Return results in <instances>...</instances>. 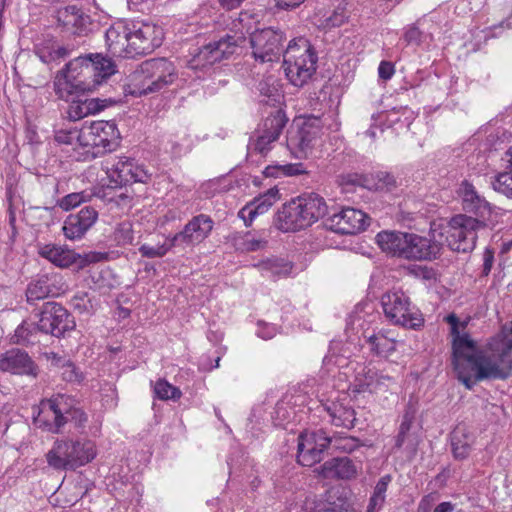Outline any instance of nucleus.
Returning <instances> with one entry per match:
<instances>
[{"mask_svg":"<svg viewBox=\"0 0 512 512\" xmlns=\"http://www.w3.org/2000/svg\"><path fill=\"white\" fill-rule=\"evenodd\" d=\"M115 72L116 66L111 59L101 54H89L71 60L57 73L54 91L58 98L71 103L67 111L70 120L78 121L122 102L120 98L82 99L88 93L94 92Z\"/></svg>","mask_w":512,"mask_h":512,"instance_id":"nucleus-1","label":"nucleus"},{"mask_svg":"<svg viewBox=\"0 0 512 512\" xmlns=\"http://www.w3.org/2000/svg\"><path fill=\"white\" fill-rule=\"evenodd\" d=\"M452 365L458 380L469 390L485 379H507L511 375L512 364L502 361L505 340L498 354L486 355L477 347L468 333L452 337Z\"/></svg>","mask_w":512,"mask_h":512,"instance_id":"nucleus-2","label":"nucleus"},{"mask_svg":"<svg viewBox=\"0 0 512 512\" xmlns=\"http://www.w3.org/2000/svg\"><path fill=\"white\" fill-rule=\"evenodd\" d=\"M328 207L324 198L315 193L303 194L284 203L274 215V226L283 232H296L323 218Z\"/></svg>","mask_w":512,"mask_h":512,"instance_id":"nucleus-3","label":"nucleus"},{"mask_svg":"<svg viewBox=\"0 0 512 512\" xmlns=\"http://www.w3.org/2000/svg\"><path fill=\"white\" fill-rule=\"evenodd\" d=\"M96 454V446L90 440H57L47 452L46 461L54 470H76L90 463Z\"/></svg>","mask_w":512,"mask_h":512,"instance_id":"nucleus-4","label":"nucleus"},{"mask_svg":"<svg viewBox=\"0 0 512 512\" xmlns=\"http://www.w3.org/2000/svg\"><path fill=\"white\" fill-rule=\"evenodd\" d=\"M317 55L306 39L298 43L290 41L285 53L283 67L289 81L297 87L304 86L316 71Z\"/></svg>","mask_w":512,"mask_h":512,"instance_id":"nucleus-5","label":"nucleus"},{"mask_svg":"<svg viewBox=\"0 0 512 512\" xmlns=\"http://www.w3.org/2000/svg\"><path fill=\"white\" fill-rule=\"evenodd\" d=\"M134 77L142 78V86L137 90L124 88L126 95L137 96L160 91L176 80L177 73L171 61L165 58H153L144 61L140 65V69L135 72Z\"/></svg>","mask_w":512,"mask_h":512,"instance_id":"nucleus-6","label":"nucleus"},{"mask_svg":"<svg viewBox=\"0 0 512 512\" xmlns=\"http://www.w3.org/2000/svg\"><path fill=\"white\" fill-rule=\"evenodd\" d=\"M482 222L471 219L467 214H457L453 216L445 231L438 229V235H441V251L446 244L452 251L471 252L477 242L478 232L483 230Z\"/></svg>","mask_w":512,"mask_h":512,"instance_id":"nucleus-7","label":"nucleus"},{"mask_svg":"<svg viewBox=\"0 0 512 512\" xmlns=\"http://www.w3.org/2000/svg\"><path fill=\"white\" fill-rule=\"evenodd\" d=\"M246 32L230 29L218 40L211 41L199 49L189 62L192 69L203 68L236 54L246 43Z\"/></svg>","mask_w":512,"mask_h":512,"instance_id":"nucleus-8","label":"nucleus"},{"mask_svg":"<svg viewBox=\"0 0 512 512\" xmlns=\"http://www.w3.org/2000/svg\"><path fill=\"white\" fill-rule=\"evenodd\" d=\"M386 318L394 325L418 330L424 326V318L419 309L411 304L410 298L402 290H391L381 297Z\"/></svg>","mask_w":512,"mask_h":512,"instance_id":"nucleus-9","label":"nucleus"},{"mask_svg":"<svg viewBox=\"0 0 512 512\" xmlns=\"http://www.w3.org/2000/svg\"><path fill=\"white\" fill-rule=\"evenodd\" d=\"M458 194L461 197L465 214L471 216L472 220L483 222L481 223L482 228L492 230L498 225L499 217L502 215L501 209L492 206L469 181L461 182Z\"/></svg>","mask_w":512,"mask_h":512,"instance_id":"nucleus-10","label":"nucleus"},{"mask_svg":"<svg viewBox=\"0 0 512 512\" xmlns=\"http://www.w3.org/2000/svg\"><path fill=\"white\" fill-rule=\"evenodd\" d=\"M34 315L40 323V329L46 335L61 338L76 328L72 314L58 302H45Z\"/></svg>","mask_w":512,"mask_h":512,"instance_id":"nucleus-11","label":"nucleus"},{"mask_svg":"<svg viewBox=\"0 0 512 512\" xmlns=\"http://www.w3.org/2000/svg\"><path fill=\"white\" fill-rule=\"evenodd\" d=\"M106 173L112 185H108L106 188L103 186L99 189L97 196L101 198H105L107 196L106 191L111 188H121L136 182L147 183L151 177V174L143 166L138 165L135 159L126 156L119 157L118 161L112 164L111 167L107 166Z\"/></svg>","mask_w":512,"mask_h":512,"instance_id":"nucleus-12","label":"nucleus"},{"mask_svg":"<svg viewBox=\"0 0 512 512\" xmlns=\"http://www.w3.org/2000/svg\"><path fill=\"white\" fill-rule=\"evenodd\" d=\"M67 400L68 396L64 394L42 400L37 415L33 417V423L47 432L61 433L64 425L68 423V416H65L69 409Z\"/></svg>","mask_w":512,"mask_h":512,"instance_id":"nucleus-13","label":"nucleus"},{"mask_svg":"<svg viewBox=\"0 0 512 512\" xmlns=\"http://www.w3.org/2000/svg\"><path fill=\"white\" fill-rule=\"evenodd\" d=\"M286 36L280 29L272 27L256 30L250 34L249 43L255 60L272 62L284 52Z\"/></svg>","mask_w":512,"mask_h":512,"instance_id":"nucleus-14","label":"nucleus"},{"mask_svg":"<svg viewBox=\"0 0 512 512\" xmlns=\"http://www.w3.org/2000/svg\"><path fill=\"white\" fill-rule=\"evenodd\" d=\"M441 235L438 229L431 225L427 236L416 233L407 234L404 259L410 261H434L442 255Z\"/></svg>","mask_w":512,"mask_h":512,"instance_id":"nucleus-15","label":"nucleus"},{"mask_svg":"<svg viewBox=\"0 0 512 512\" xmlns=\"http://www.w3.org/2000/svg\"><path fill=\"white\" fill-rule=\"evenodd\" d=\"M370 217L361 210L344 207L324 221L327 229L342 235H355L369 226Z\"/></svg>","mask_w":512,"mask_h":512,"instance_id":"nucleus-16","label":"nucleus"},{"mask_svg":"<svg viewBox=\"0 0 512 512\" xmlns=\"http://www.w3.org/2000/svg\"><path fill=\"white\" fill-rule=\"evenodd\" d=\"M130 58L146 55L162 44V29L150 23L130 24Z\"/></svg>","mask_w":512,"mask_h":512,"instance_id":"nucleus-17","label":"nucleus"},{"mask_svg":"<svg viewBox=\"0 0 512 512\" xmlns=\"http://www.w3.org/2000/svg\"><path fill=\"white\" fill-rule=\"evenodd\" d=\"M332 444V437H329L323 429L311 434V437L304 440L303 435L298 437L297 461L302 466L311 467L323 459L326 449Z\"/></svg>","mask_w":512,"mask_h":512,"instance_id":"nucleus-18","label":"nucleus"},{"mask_svg":"<svg viewBox=\"0 0 512 512\" xmlns=\"http://www.w3.org/2000/svg\"><path fill=\"white\" fill-rule=\"evenodd\" d=\"M214 222L210 216H194L182 231L171 237V246H193L205 240L213 229Z\"/></svg>","mask_w":512,"mask_h":512,"instance_id":"nucleus-19","label":"nucleus"},{"mask_svg":"<svg viewBox=\"0 0 512 512\" xmlns=\"http://www.w3.org/2000/svg\"><path fill=\"white\" fill-rule=\"evenodd\" d=\"M39 254L41 257L61 268L75 266L77 269H83L88 264L99 260L95 253L81 255L75 253L73 250L51 244L43 246L40 249Z\"/></svg>","mask_w":512,"mask_h":512,"instance_id":"nucleus-20","label":"nucleus"},{"mask_svg":"<svg viewBox=\"0 0 512 512\" xmlns=\"http://www.w3.org/2000/svg\"><path fill=\"white\" fill-rule=\"evenodd\" d=\"M0 370L33 378L39 374V367L35 361L25 350L19 348H12L0 355Z\"/></svg>","mask_w":512,"mask_h":512,"instance_id":"nucleus-21","label":"nucleus"},{"mask_svg":"<svg viewBox=\"0 0 512 512\" xmlns=\"http://www.w3.org/2000/svg\"><path fill=\"white\" fill-rule=\"evenodd\" d=\"M57 21L62 31L70 35L86 36L91 31L90 16L75 5L59 9Z\"/></svg>","mask_w":512,"mask_h":512,"instance_id":"nucleus-22","label":"nucleus"},{"mask_svg":"<svg viewBox=\"0 0 512 512\" xmlns=\"http://www.w3.org/2000/svg\"><path fill=\"white\" fill-rule=\"evenodd\" d=\"M98 219V212L91 206H85L76 213L69 214L62 230L69 240L81 239Z\"/></svg>","mask_w":512,"mask_h":512,"instance_id":"nucleus-23","label":"nucleus"},{"mask_svg":"<svg viewBox=\"0 0 512 512\" xmlns=\"http://www.w3.org/2000/svg\"><path fill=\"white\" fill-rule=\"evenodd\" d=\"M279 200V189L274 186L247 203L239 211L238 216L244 221L245 226L249 227L256 216L266 213Z\"/></svg>","mask_w":512,"mask_h":512,"instance_id":"nucleus-24","label":"nucleus"},{"mask_svg":"<svg viewBox=\"0 0 512 512\" xmlns=\"http://www.w3.org/2000/svg\"><path fill=\"white\" fill-rule=\"evenodd\" d=\"M130 24L116 22L111 25L106 33V45L113 56L130 58Z\"/></svg>","mask_w":512,"mask_h":512,"instance_id":"nucleus-25","label":"nucleus"},{"mask_svg":"<svg viewBox=\"0 0 512 512\" xmlns=\"http://www.w3.org/2000/svg\"><path fill=\"white\" fill-rule=\"evenodd\" d=\"M317 471L325 479L351 480L357 475V468L348 457L331 458L325 461Z\"/></svg>","mask_w":512,"mask_h":512,"instance_id":"nucleus-26","label":"nucleus"},{"mask_svg":"<svg viewBox=\"0 0 512 512\" xmlns=\"http://www.w3.org/2000/svg\"><path fill=\"white\" fill-rule=\"evenodd\" d=\"M475 443V436L465 425H457L450 433V445L453 458L463 461L469 457Z\"/></svg>","mask_w":512,"mask_h":512,"instance_id":"nucleus-27","label":"nucleus"},{"mask_svg":"<svg viewBox=\"0 0 512 512\" xmlns=\"http://www.w3.org/2000/svg\"><path fill=\"white\" fill-rule=\"evenodd\" d=\"M407 234L400 231H381L376 235L375 241L386 254L404 259Z\"/></svg>","mask_w":512,"mask_h":512,"instance_id":"nucleus-28","label":"nucleus"},{"mask_svg":"<svg viewBox=\"0 0 512 512\" xmlns=\"http://www.w3.org/2000/svg\"><path fill=\"white\" fill-rule=\"evenodd\" d=\"M118 134L115 136V130H112V136L106 130H97L94 133L92 144L89 145V150H85V159H95L106 153L115 151L119 145L121 136L119 130H116Z\"/></svg>","mask_w":512,"mask_h":512,"instance_id":"nucleus-29","label":"nucleus"},{"mask_svg":"<svg viewBox=\"0 0 512 512\" xmlns=\"http://www.w3.org/2000/svg\"><path fill=\"white\" fill-rule=\"evenodd\" d=\"M329 512H350L353 510L351 491L342 486H334L318 500Z\"/></svg>","mask_w":512,"mask_h":512,"instance_id":"nucleus-30","label":"nucleus"},{"mask_svg":"<svg viewBox=\"0 0 512 512\" xmlns=\"http://www.w3.org/2000/svg\"><path fill=\"white\" fill-rule=\"evenodd\" d=\"M43 334L40 329L39 321L23 320L14 331L10 342L15 345L29 347L40 342V335Z\"/></svg>","mask_w":512,"mask_h":512,"instance_id":"nucleus-31","label":"nucleus"},{"mask_svg":"<svg viewBox=\"0 0 512 512\" xmlns=\"http://www.w3.org/2000/svg\"><path fill=\"white\" fill-rule=\"evenodd\" d=\"M93 136V130H55L54 139L59 144L83 149L82 154L85 156V150H89L88 144H92Z\"/></svg>","mask_w":512,"mask_h":512,"instance_id":"nucleus-32","label":"nucleus"},{"mask_svg":"<svg viewBox=\"0 0 512 512\" xmlns=\"http://www.w3.org/2000/svg\"><path fill=\"white\" fill-rule=\"evenodd\" d=\"M331 422L337 427H344L346 429H352L356 423V412L350 406H345L342 403L333 402L326 408Z\"/></svg>","mask_w":512,"mask_h":512,"instance_id":"nucleus-33","label":"nucleus"},{"mask_svg":"<svg viewBox=\"0 0 512 512\" xmlns=\"http://www.w3.org/2000/svg\"><path fill=\"white\" fill-rule=\"evenodd\" d=\"M415 418V409L409 406L403 415L402 422L399 426V431L395 437V449H401L406 441H409V447L413 453H415L418 445L416 437H412L409 433L411 426Z\"/></svg>","mask_w":512,"mask_h":512,"instance_id":"nucleus-34","label":"nucleus"},{"mask_svg":"<svg viewBox=\"0 0 512 512\" xmlns=\"http://www.w3.org/2000/svg\"><path fill=\"white\" fill-rule=\"evenodd\" d=\"M282 130H263V134L256 138L250 137L248 143V151L256 152L262 156H266L272 149V144L276 142Z\"/></svg>","mask_w":512,"mask_h":512,"instance_id":"nucleus-35","label":"nucleus"},{"mask_svg":"<svg viewBox=\"0 0 512 512\" xmlns=\"http://www.w3.org/2000/svg\"><path fill=\"white\" fill-rule=\"evenodd\" d=\"M367 341L371 353L376 356L387 358L396 351V341L383 332L371 335Z\"/></svg>","mask_w":512,"mask_h":512,"instance_id":"nucleus-36","label":"nucleus"},{"mask_svg":"<svg viewBox=\"0 0 512 512\" xmlns=\"http://www.w3.org/2000/svg\"><path fill=\"white\" fill-rule=\"evenodd\" d=\"M308 171L306 170L303 163H287V164H274L267 166L263 174L265 177H273L277 178L280 176L285 177H291V176H298L302 174H307Z\"/></svg>","mask_w":512,"mask_h":512,"instance_id":"nucleus-37","label":"nucleus"},{"mask_svg":"<svg viewBox=\"0 0 512 512\" xmlns=\"http://www.w3.org/2000/svg\"><path fill=\"white\" fill-rule=\"evenodd\" d=\"M49 281L48 276L43 275L30 282L26 289L27 302L33 303L50 296L52 294V288Z\"/></svg>","mask_w":512,"mask_h":512,"instance_id":"nucleus-38","label":"nucleus"},{"mask_svg":"<svg viewBox=\"0 0 512 512\" xmlns=\"http://www.w3.org/2000/svg\"><path fill=\"white\" fill-rule=\"evenodd\" d=\"M287 145L291 150L306 153L312 147L313 136L310 130H287Z\"/></svg>","mask_w":512,"mask_h":512,"instance_id":"nucleus-39","label":"nucleus"},{"mask_svg":"<svg viewBox=\"0 0 512 512\" xmlns=\"http://www.w3.org/2000/svg\"><path fill=\"white\" fill-rule=\"evenodd\" d=\"M67 406L69 409L65 416H68V422L74 423L75 428L82 431L88 422L87 414L75 405V400L70 396H68Z\"/></svg>","mask_w":512,"mask_h":512,"instance_id":"nucleus-40","label":"nucleus"},{"mask_svg":"<svg viewBox=\"0 0 512 512\" xmlns=\"http://www.w3.org/2000/svg\"><path fill=\"white\" fill-rule=\"evenodd\" d=\"M154 393L160 400H178L182 392L165 379H159L154 386Z\"/></svg>","mask_w":512,"mask_h":512,"instance_id":"nucleus-41","label":"nucleus"},{"mask_svg":"<svg viewBox=\"0 0 512 512\" xmlns=\"http://www.w3.org/2000/svg\"><path fill=\"white\" fill-rule=\"evenodd\" d=\"M376 381H379L377 371L371 368H364L363 372L359 373L355 378L354 391L362 393L370 390Z\"/></svg>","mask_w":512,"mask_h":512,"instance_id":"nucleus-42","label":"nucleus"},{"mask_svg":"<svg viewBox=\"0 0 512 512\" xmlns=\"http://www.w3.org/2000/svg\"><path fill=\"white\" fill-rule=\"evenodd\" d=\"M492 187L496 192L512 198V169L498 173L492 181Z\"/></svg>","mask_w":512,"mask_h":512,"instance_id":"nucleus-43","label":"nucleus"},{"mask_svg":"<svg viewBox=\"0 0 512 512\" xmlns=\"http://www.w3.org/2000/svg\"><path fill=\"white\" fill-rule=\"evenodd\" d=\"M258 90L262 96L276 100L279 95V84L273 76H267L258 83Z\"/></svg>","mask_w":512,"mask_h":512,"instance_id":"nucleus-44","label":"nucleus"},{"mask_svg":"<svg viewBox=\"0 0 512 512\" xmlns=\"http://www.w3.org/2000/svg\"><path fill=\"white\" fill-rule=\"evenodd\" d=\"M171 246V237L169 238V244H161L157 246H150L148 244H142L139 247V252L143 257L146 258H160L167 254V252L172 248Z\"/></svg>","mask_w":512,"mask_h":512,"instance_id":"nucleus-45","label":"nucleus"},{"mask_svg":"<svg viewBox=\"0 0 512 512\" xmlns=\"http://www.w3.org/2000/svg\"><path fill=\"white\" fill-rule=\"evenodd\" d=\"M408 272L410 275L424 281L435 282L437 280V272L432 267L413 264L408 267Z\"/></svg>","mask_w":512,"mask_h":512,"instance_id":"nucleus-46","label":"nucleus"},{"mask_svg":"<svg viewBox=\"0 0 512 512\" xmlns=\"http://www.w3.org/2000/svg\"><path fill=\"white\" fill-rule=\"evenodd\" d=\"M265 269L274 276H285L290 274L292 270V264L283 259H273L268 260L265 263Z\"/></svg>","mask_w":512,"mask_h":512,"instance_id":"nucleus-47","label":"nucleus"},{"mask_svg":"<svg viewBox=\"0 0 512 512\" xmlns=\"http://www.w3.org/2000/svg\"><path fill=\"white\" fill-rule=\"evenodd\" d=\"M332 444L335 449L351 453L360 446V441L352 436H343L332 438Z\"/></svg>","mask_w":512,"mask_h":512,"instance_id":"nucleus-48","label":"nucleus"},{"mask_svg":"<svg viewBox=\"0 0 512 512\" xmlns=\"http://www.w3.org/2000/svg\"><path fill=\"white\" fill-rule=\"evenodd\" d=\"M70 304L72 308L78 311L80 314L90 313L91 310L93 309L91 299L88 298V294L86 292H80L75 294L72 297Z\"/></svg>","mask_w":512,"mask_h":512,"instance_id":"nucleus-49","label":"nucleus"},{"mask_svg":"<svg viewBox=\"0 0 512 512\" xmlns=\"http://www.w3.org/2000/svg\"><path fill=\"white\" fill-rule=\"evenodd\" d=\"M293 125L295 128H319L323 126L322 119L320 116H316L313 114H304L296 116L293 120Z\"/></svg>","mask_w":512,"mask_h":512,"instance_id":"nucleus-50","label":"nucleus"},{"mask_svg":"<svg viewBox=\"0 0 512 512\" xmlns=\"http://www.w3.org/2000/svg\"><path fill=\"white\" fill-rule=\"evenodd\" d=\"M86 201V197L84 192L70 193L60 200H58L57 204L60 208L65 211H69L79 206L81 203Z\"/></svg>","mask_w":512,"mask_h":512,"instance_id":"nucleus-51","label":"nucleus"},{"mask_svg":"<svg viewBox=\"0 0 512 512\" xmlns=\"http://www.w3.org/2000/svg\"><path fill=\"white\" fill-rule=\"evenodd\" d=\"M62 379L66 382H81L83 375L73 362L68 360L62 364Z\"/></svg>","mask_w":512,"mask_h":512,"instance_id":"nucleus-52","label":"nucleus"},{"mask_svg":"<svg viewBox=\"0 0 512 512\" xmlns=\"http://www.w3.org/2000/svg\"><path fill=\"white\" fill-rule=\"evenodd\" d=\"M288 119L283 110L276 109L264 122V128H285Z\"/></svg>","mask_w":512,"mask_h":512,"instance_id":"nucleus-53","label":"nucleus"},{"mask_svg":"<svg viewBox=\"0 0 512 512\" xmlns=\"http://www.w3.org/2000/svg\"><path fill=\"white\" fill-rule=\"evenodd\" d=\"M444 321L450 325V334L452 337L461 334L460 327L465 329L467 326V322H460L459 318L455 313L448 314Z\"/></svg>","mask_w":512,"mask_h":512,"instance_id":"nucleus-54","label":"nucleus"},{"mask_svg":"<svg viewBox=\"0 0 512 512\" xmlns=\"http://www.w3.org/2000/svg\"><path fill=\"white\" fill-rule=\"evenodd\" d=\"M37 54L39 55L42 62L49 63L51 61H55V60L67 57L69 54V51L67 48L62 46V47H58V48L52 50L51 52H49L48 55H44L41 52H37Z\"/></svg>","mask_w":512,"mask_h":512,"instance_id":"nucleus-55","label":"nucleus"},{"mask_svg":"<svg viewBox=\"0 0 512 512\" xmlns=\"http://www.w3.org/2000/svg\"><path fill=\"white\" fill-rule=\"evenodd\" d=\"M494 260V250L492 248L487 247L483 253L481 277H487L490 274Z\"/></svg>","mask_w":512,"mask_h":512,"instance_id":"nucleus-56","label":"nucleus"},{"mask_svg":"<svg viewBox=\"0 0 512 512\" xmlns=\"http://www.w3.org/2000/svg\"><path fill=\"white\" fill-rule=\"evenodd\" d=\"M395 73L394 64L390 61H381L378 67V75L382 80H390Z\"/></svg>","mask_w":512,"mask_h":512,"instance_id":"nucleus-57","label":"nucleus"},{"mask_svg":"<svg viewBox=\"0 0 512 512\" xmlns=\"http://www.w3.org/2000/svg\"><path fill=\"white\" fill-rule=\"evenodd\" d=\"M422 32L416 26H410L404 33V40L407 44L419 45L421 42Z\"/></svg>","mask_w":512,"mask_h":512,"instance_id":"nucleus-58","label":"nucleus"},{"mask_svg":"<svg viewBox=\"0 0 512 512\" xmlns=\"http://www.w3.org/2000/svg\"><path fill=\"white\" fill-rule=\"evenodd\" d=\"M258 327L257 336L264 340L272 339L276 334V329L273 325L258 322Z\"/></svg>","mask_w":512,"mask_h":512,"instance_id":"nucleus-59","label":"nucleus"},{"mask_svg":"<svg viewBox=\"0 0 512 512\" xmlns=\"http://www.w3.org/2000/svg\"><path fill=\"white\" fill-rule=\"evenodd\" d=\"M345 21V16L342 12L334 11L332 15L325 19L324 26L326 28H333L341 26Z\"/></svg>","mask_w":512,"mask_h":512,"instance_id":"nucleus-60","label":"nucleus"},{"mask_svg":"<svg viewBox=\"0 0 512 512\" xmlns=\"http://www.w3.org/2000/svg\"><path fill=\"white\" fill-rule=\"evenodd\" d=\"M391 475H384L382 476L378 482L376 483V486L374 488V494L385 496L386 497V491L388 488L389 483L391 482Z\"/></svg>","mask_w":512,"mask_h":512,"instance_id":"nucleus-61","label":"nucleus"},{"mask_svg":"<svg viewBox=\"0 0 512 512\" xmlns=\"http://www.w3.org/2000/svg\"><path fill=\"white\" fill-rule=\"evenodd\" d=\"M384 502L385 496L373 493L367 506V512H375L377 509H380L383 506Z\"/></svg>","mask_w":512,"mask_h":512,"instance_id":"nucleus-62","label":"nucleus"},{"mask_svg":"<svg viewBox=\"0 0 512 512\" xmlns=\"http://www.w3.org/2000/svg\"><path fill=\"white\" fill-rule=\"evenodd\" d=\"M276 7L282 10H290L300 6L304 0H275Z\"/></svg>","mask_w":512,"mask_h":512,"instance_id":"nucleus-63","label":"nucleus"},{"mask_svg":"<svg viewBox=\"0 0 512 512\" xmlns=\"http://www.w3.org/2000/svg\"><path fill=\"white\" fill-rule=\"evenodd\" d=\"M266 244V241L258 240V239H245L243 246L244 249L247 251H256L264 247Z\"/></svg>","mask_w":512,"mask_h":512,"instance_id":"nucleus-64","label":"nucleus"}]
</instances>
